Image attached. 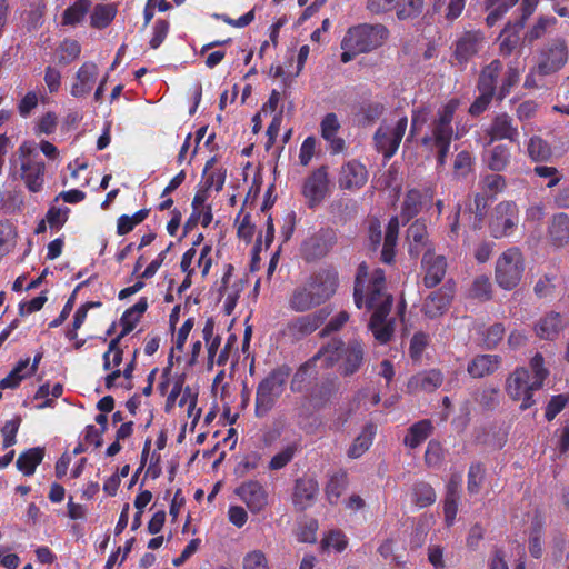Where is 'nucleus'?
<instances>
[{"instance_id": "4c0bfd02", "label": "nucleus", "mask_w": 569, "mask_h": 569, "mask_svg": "<svg viewBox=\"0 0 569 569\" xmlns=\"http://www.w3.org/2000/svg\"><path fill=\"white\" fill-rule=\"evenodd\" d=\"M431 430L432 425L429 420H420L409 428L403 442L409 448H417L429 437Z\"/></svg>"}, {"instance_id": "7ed1b4c3", "label": "nucleus", "mask_w": 569, "mask_h": 569, "mask_svg": "<svg viewBox=\"0 0 569 569\" xmlns=\"http://www.w3.org/2000/svg\"><path fill=\"white\" fill-rule=\"evenodd\" d=\"M363 351L359 342L353 341L347 348H342L340 341H332L328 346L321 348L309 361L300 367L295 375L291 389L299 390L298 382L303 381L313 368H327L332 366L339 359H342L343 371L351 375L358 370L362 361Z\"/></svg>"}, {"instance_id": "c85d7f7f", "label": "nucleus", "mask_w": 569, "mask_h": 569, "mask_svg": "<svg viewBox=\"0 0 569 569\" xmlns=\"http://www.w3.org/2000/svg\"><path fill=\"white\" fill-rule=\"evenodd\" d=\"M500 366V357L496 355H478L467 367L468 373L472 378H482L493 373Z\"/></svg>"}, {"instance_id": "4d7b16f0", "label": "nucleus", "mask_w": 569, "mask_h": 569, "mask_svg": "<svg viewBox=\"0 0 569 569\" xmlns=\"http://www.w3.org/2000/svg\"><path fill=\"white\" fill-rule=\"evenodd\" d=\"M81 52V47L76 40H64L59 47V61L63 64H68L76 60Z\"/></svg>"}, {"instance_id": "f704fd0d", "label": "nucleus", "mask_w": 569, "mask_h": 569, "mask_svg": "<svg viewBox=\"0 0 569 569\" xmlns=\"http://www.w3.org/2000/svg\"><path fill=\"white\" fill-rule=\"evenodd\" d=\"M44 457V449L40 447L31 448L22 452L16 465L17 468L26 476L34 473L37 467L41 463Z\"/></svg>"}, {"instance_id": "f8f14e48", "label": "nucleus", "mask_w": 569, "mask_h": 569, "mask_svg": "<svg viewBox=\"0 0 569 569\" xmlns=\"http://www.w3.org/2000/svg\"><path fill=\"white\" fill-rule=\"evenodd\" d=\"M518 221L519 210L517 204L512 201L500 202L496 206L490 219V233L496 239L508 237L513 232Z\"/></svg>"}, {"instance_id": "864d4df0", "label": "nucleus", "mask_w": 569, "mask_h": 569, "mask_svg": "<svg viewBox=\"0 0 569 569\" xmlns=\"http://www.w3.org/2000/svg\"><path fill=\"white\" fill-rule=\"evenodd\" d=\"M148 216L147 210H139L132 216L123 214L117 221V233L120 236L127 234L133 230L136 226L141 223Z\"/></svg>"}, {"instance_id": "6e6552de", "label": "nucleus", "mask_w": 569, "mask_h": 569, "mask_svg": "<svg viewBox=\"0 0 569 569\" xmlns=\"http://www.w3.org/2000/svg\"><path fill=\"white\" fill-rule=\"evenodd\" d=\"M290 376L288 367L272 370L259 385L256 393V415L264 417L274 407Z\"/></svg>"}, {"instance_id": "6ab92c4d", "label": "nucleus", "mask_w": 569, "mask_h": 569, "mask_svg": "<svg viewBox=\"0 0 569 569\" xmlns=\"http://www.w3.org/2000/svg\"><path fill=\"white\" fill-rule=\"evenodd\" d=\"M367 181L368 171L361 162L350 160L341 167L338 178V183L341 189H360Z\"/></svg>"}, {"instance_id": "de8ad7c7", "label": "nucleus", "mask_w": 569, "mask_h": 569, "mask_svg": "<svg viewBox=\"0 0 569 569\" xmlns=\"http://www.w3.org/2000/svg\"><path fill=\"white\" fill-rule=\"evenodd\" d=\"M90 8L89 0H77L72 6L66 9L62 16V23L74 26L79 23L87 14Z\"/></svg>"}, {"instance_id": "bf43d9fd", "label": "nucleus", "mask_w": 569, "mask_h": 569, "mask_svg": "<svg viewBox=\"0 0 569 569\" xmlns=\"http://www.w3.org/2000/svg\"><path fill=\"white\" fill-rule=\"evenodd\" d=\"M297 449L298 446L296 443L286 446L280 452L272 457L269 462V468L271 470H280L286 467L293 459Z\"/></svg>"}, {"instance_id": "4be33fe9", "label": "nucleus", "mask_w": 569, "mask_h": 569, "mask_svg": "<svg viewBox=\"0 0 569 569\" xmlns=\"http://www.w3.org/2000/svg\"><path fill=\"white\" fill-rule=\"evenodd\" d=\"M98 76V67L93 62H84L76 73L74 81L71 86V94L76 98L88 94Z\"/></svg>"}, {"instance_id": "3c124183", "label": "nucleus", "mask_w": 569, "mask_h": 569, "mask_svg": "<svg viewBox=\"0 0 569 569\" xmlns=\"http://www.w3.org/2000/svg\"><path fill=\"white\" fill-rule=\"evenodd\" d=\"M17 232L12 223L0 222V258L9 253L16 246Z\"/></svg>"}, {"instance_id": "052dcab7", "label": "nucleus", "mask_w": 569, "mask_h": 569, "mask_svg": "<svg viewBox=\"0 0 569 569\" xmlns=\"http://www.w3.org/2000/svg\"><path fill=\"white\" fill-rule=\"evenodd\" d=\"M485 478V469L480 463H473L468 471L467 489L470 495L479 492Z\"/></svg>"}, {"instance_id": "f3484780", "label": "nucleus", "mask_w": 569, "mask_h": 569, "mask_svg": "<svg viewBox=\"0 0 569 569\" xmlns=\"http://www.w3.org/2000/svg\"><path fill=\"white\" fill-rule=\"evenodd\" d=\"M242 290V280L240 278H234L232 276V267L228 266V269L221 280V287L219 289L222 310L226 315L230 316L233 312Z\"/></svg>"}, {"instance_id": "20e7f679", "label": "nucleus", "mask_w": 569, "mask_h": 569, "mask_svg": "<svg viewBox=\"0 0 569 569\" xmlns=\"http://www.w3.org/2000/svg\"><path fill=\"white\" fill-rule=\"evenodd\" d=\"M390 38L382 23H359L350 27L341 40V61L348 63L361 53L372 52L385 46Z\"/></svg>"}, {"instance_id": "8fccbe9b", "label": "nucleus", "mask_w": 569, "mask_h": 569, "mask_svg": "<svg viewBox=\"0 0 569 569\" xmlns=\"http://www.w3.org/2000/svg\"><path fill=\"white\" fill-rule=\"evenodd\" d=\"M116 9L111 4H98L91 14V24L94 28H106L114 18Z\"/></svg>"}, {"instance_id": "f03ea898", "label": "nucleus", "mask_w": 569, "mask_h": 569, "mask_svg": "<svg viewBox=\"0 0 569 569\" xmlns=\"http://www.w3.org/2000/svg\"><path fill=\"white\" fill-rule=\"evenodd\" d=\"M501 70V61L493 60L481 71L478 82L479 97L469 108V112L472 116L483 112L493 97L498 100L505 99L509 94L510 89L518 83L521 73V69L518 66L509 64L502 76Z\"/></svg>"}, {"instance_id": "338daca9", "label": "nucleus", "mask_w": 569, "mask_h": 569, "mask_svg": "<svg viewBox=\"0 0 569 569\" xmlns=\"http://www.w3.org/2000/svg\"><path fill=\"white\" fill-rule=\"evenodd\" d=\"M69 208L61 207L56 208L52 207L47 213V220L50 228L59 229L68 219Z\"/></svg>"}, {"instance_id": "13d9d810", "label": "nucleus", "mask_w": 569, "mask_h": 569, "mask_svg": "<svg viewBox=\"0 0 569 569\" xmlns=\"http://www.w3.org/2000/svg\"><path fill=\"white\" fill-rule=\"evenodd\" d=\"M492 284L487 276H478L470 288V295L480 300H488L491 297Z\"/></svg>"}, {"instance_id": "603ef678", "label": "nucleus", "mask_w": 569, "mask_h": 569, "mask_svg": "<svg viewBox=\"0 0 569 569\" xmlns=\"http://www.w3.org/2000/svg\"><path fill=\"white\" fill-rule=\"evenodd\" d=\"M347 487V477L345 473H337L333 475L327 487H326V495L327 499L330 503L335 505L338 502L340 496L346 490Z\"/></svg>"}, {"instance_id": "b1692460", "label": "nucleus", "mask_w": 569, "mask_h": 569, "mask_svg": "<svg viewBox=\"0 0 569 569\" xmlns=\"http://www.w3.org/2000/svg\"><path fill=\"white\" fill-rule=\"evenodd\" d=\"M488 134L491 142L503 139L515 142L518 140L519 132L517 127L512 124V119L507 113H501L493 119L488 129Z\"/></svg>"}, {"instance_id": "bb28decb", "label": "nucleus", "mask_w": 569, "mask_h": 569, "mask_svg": "<svg viewBox=\"0 0 569 569\" xmlns=\"http://www.w3.org/2000/svg\"><path fill=\"white\" fill-rule=\"evenodd\" d=\"M321 137L329 142L333 153H339L345 149L343 139L337 136L340 129V122L335 113H328L323 117L321 124Z\"/></svg>"}, {"instance_id": "79ce46f5", "label": "nucleus", "mask_w": 569, "mask_h": 569, "mask_svg": "<svg viewBox=\"0 0 569 569\" xmlns=\"http://www.w3.org/2000/svg\"><path fill=\"white\" fill-rule=\"evenodd\" d=\"M527 153L532 161L542 162L551 157V148L542 138L533 136L528 140Z\"/></svg>"}, {"instance_id": "4468645a", "label": "nucleus", "mask_w": 569, "mask_h": 569, "mask_svg": "<svg viewBox=\"0 0 569 569\" xmlns=\"http://www.w3.org/2000/svg\"><path fill=\"white\" fill-rule=\"evenodd\" d=\"M568 60V51L563 41H555L541 54V59L537 66V72L540 76H548L559 71Z\"/></svg>"}, {"instance_id": "e2e57ef3", "label": "nucleus", "mask_w": 569, "mask_h": 569, "mask_svg": "<svg viewBox=\"0 0 569 569\" xmlns=\"http://www.w3.org/2000/svg\"><path fill=\"white\" fill-rule=\"evenodd\" d=\"M243 569H269L266 555L261 550H252L243 558Z\"/></svg>"}, {"instance_id": "412c9836", "label": "nucleus", "mask_w": 569, "mask_h": 569, "mask_svg": "<svg viewBox=\"0 0 569 569\" xmlns=\"http://www.w3.org/2000/svg\"><path fill=\"white\" fill-rule=\"evenodd\" d=\"M453 297V289L451 286H443L437 291L430 293L425 302L422 310L428 318H437L445 313L448 309L450 301Z\"/></svg>"}, {"instance_id": "774afa93", "label": "nucleus", "mask_w": 569, "mask_h": 569, "mask_svg": "<svg viewBox=\"0 0 569 569\" xmlns=\"http://www.w3.org/2000/svg\"><path fill=\"white\" fill-rule=\"evenodd\" d=\"M429 343V338L423 332H417L413 335L410 341V356L412 359H419Z\"/></svg>"}, {"instance_id": "37998d69", "label": "nucleus", "mask_w": 569, "mask_h": 569, "mask_svg": "<svg viewBox=\"0 0 569 569\" xmlns=\"http://www.w3.org/2000/svg\"><path fill=\"white\" fill-rule=\"evenodd\" d=\"M121 336L113 338L108 346V350L103 353V369L106 371L118 368L122 362L123 351L120 348Z\"/></svg>"}, {"instance_id": "39448f33", "label": "nucleus", "mask_w": 569, "mask_h": 569, "mask_svg": "<svg viewBox=\"0 0 569 569\" xmlns=\"http://www.w3.org/2000/svg\"><path fill=\"white\" fill-rule=\"evenodd\" d=\"M530 370L517 368L507 379L506 391L513 400H521L520 409L526 410L533 405L532 392L539 390L549 371L543 366V357L536 353L530 360Z\"/></svg>"}, {"instance_id": "473e14b6", "label": "nucleus", "mask_w": 569, "mask_h": 569, "mask_svg": "<svg viewBox=\"0 0 569 569\" xmlns=\"http://www.w3.org/2000/svg\"><path fill=\"white\" fill-rule=\"evenodd\" d=\"M562 329V321L559 313L550 312L542 317L535 326L537 336L541 339L552 340Z\"/></svg>"}, {"instance_id": "9d476101", "label": "nucleus", "mask_w": 569, "mask_h": 569, "mask_svg": "<svg viewBox=\"0 0 569 569\" xmlns=\"http://www.w3.org/2000/svg\"><path fill=\"white\" fill-rule=\"evenodd\" d=\"M407 126V117H400L396 121H383L375 132V148L385 159L389 160L397 152Z\"/></svg>"}, {"instance_id": "ddd939ff", "label": "nucleus", "mask_w": 569, "mask_h": 569, "mask_svg": "<svg viewBox=\"0 0 569 569\" xmlns=\"http://www.w3.org/2000/svg\"><path fill=\"white\" fill-rule=\"evenodd\" d=\"M319 306L329 300L338 288V273L331 269H322L305 280Z\"/></svg>"}, {"instance_id": "c03bdc74", "label": "nucleus", "mask_w": 569, "mask_h": 569, "mask_svg": "<svg viewBox=\"0 0 569 569\" xmlns=\"http://www.w3.org/2000/svg\"><path fill=\"white\" fill-rule=\"evenodd\" d=\"M518 0H487L486 8L489 11L487 24L492 27L497 21L517 3Z\"/></svg>"}, {"instance_id": "72a5a7b5", "label": "nucleus", "mask_w": 569, "mask_h": 569, "mask_svg": "<svg viewBox=\"0 0 569 569\" xmlns=\"http://www.w3.org/2000/svg\"><path fill=\"white\" fill-rule=\"evenodd\" d=\"M407 239L410 254L418 256L428 242L426 224L420 220L415 221L408 228Z\"/></svg>"}, {"instance_id": "5701e85b", "label": "nucleus", "mask_w": 569, "mask_h": 569, "mask_svg": "<svg viewBox=\"0 0 569 569\" xmlns=\"http://www.w3.org/2000/svg\"><path fill=\"white\" fill-rule=\"evenodd\" d=\"M483 36L478 31L465 32L456 42L455 58L459 63H466L480 49Z\"/></svg>"}, {"instance_id": "c756f323", "label": "nucleus", "mask_w": 569, "mask_h": 569, "mask_svg": "<svg viewBox=\"0 0 569 569\" xmlns=\"http://www.w3.org/2000/svg\"><path fill=\"white\" fill-rule=\"evenodd\" d=\"M483 162L492 171H503L510 163L511 152L505 144H497L487 149L482 156Z\"/></svg>"}, {"instance_id": "e433bc0d", "label": "nucleus", "mask_w": 569, "mask_h": 569, "mask_svg": "<svg viewBox=\"0 0 569 569\" xmlns=\"http://www.w3.org/2000/svg\"><path fill=\"white\" fill-rule=\"evenodd\" d=\"M214 158L207 161L203 169V184L206 189L220 191L226 181V171L222 168H216Z\"/></svg>"}, {"instance_id": "6e6d98bb", "label": "nucleus", "mask_w": 569, "mask_h": 569, "mask_svg": "<svg viewBox=\"0 0 569 569\" xmlns=\"http://www.w3.org/2000/svg\"><path fill=\"white\" fill-rule=\"evenodd\" d=\"M542 522L539 518H536L532 522V529L529 535V552L533 558H540L542 556Z\"/></svg>"}, {"instance_id": "f257e3e1", "label": "nucleus", "mask_w": 569, "mask_h": 569, "mask_svg": "<svg viewBox=\"0 0 569 569\" xmlns=\"http://www.w3.org/2000/svg\"><path fill=\"white\" fill-rule=\"evenodd\" d=\"M368 273L366 264H360L358 268L357 280L355 286V303L360 309L363 305L367 309L372 310V317L369 322V328L375 338L386 343L392 336V322L388 320V315L392 306V297L385 290V272L381 269H376L370 278L367 291L362 292V278Z\"/></svg>"}, {"instance_id": "a18cd8bd", "label": "nucleus", "mask_w": 569, "mask_h": 569, "mask_svg": "<svg viewBox=\"0 0 569 569\" xmlns=\"http://www.w3.org/2000/svg\"><path fill=\"white\" fill-rule=\"evenodd\" d=\"M423 9V0H398L396 16L399 20H409L417 18Z\"/></svg>"}, {"instance_id": "a878e982", "label": "nucleus", "mask_w": 569, "mask_h": 569, "mask_svg": "<svg viewBox=\"0 0 569 569\" xmlns=\"http://www.w3.org/2000/svg\"><path fill=\"white\" fill-rule=\"evenodd\" d=\"M318 306V301L305 281L297 286L288 298V307L295 312H305Z\"/></svg>"}, {"instance_id": "2f4dec72", "label": "nucleus", "mask_w": 569, "mask_h": 569, "mask_svg": "<svg viewBox=\"0 0 569 569\" xmlns=\"http://www.w3.org/2000/svg\"><path fill=\"white\" fill-rule=\"evenodd\" d=\"M523 26L525 21L519 20L516 23H508L505 27L498 38L501 54L509 56L517 48L520 40L519 33L523 29Z\"/></svg>"}, {"instance_id": "69168bd1", "label": "nucleus", "mask_w": 569, "mask_h": 569, "mask_svg": "<svg viewBox=\"0 0 569 569\" xmlns=\"http://www.w3.org/2000/svg\"><path fill=\"white\" fill-rule=\"evenodd\" d=\"M193 319L189 318L179 328L177 335L173 338L172 351H182L189 333L193 328Z\"/></svg>"}, {"instance_id": "09e8293b", "label": "nucleus", "mask_w": 569, "mask_h": 569, "mask_svg": "<svg viewBox=\"0 0 569 569\" xmlns=\"http://www.w3.org/2000/svg\"><path fill=\"white\" fill-rule=\"evenodd\" d=\"M422 194L419 190L412 189L408 191L402 204L401 218L403 222L409 221L415 217L421 208Z\"/></svg>"}, {"instance_id": "680f3d73", "label": "nucleus", "mask_w": 569, "mask_h": 569, "mask_svg": "<svg viewBox=\"0 0 569 569\" xmlns=\"http://www.w3.org/2000/svg\"><path fill=\"white\" fill-rule=\"evenodd\" d=\"M557 22L555 17H540L532 28L526 33V39L530 42L540 39Z\"/></svg>"}, {"instance_id": "5fc2aeb1", "label": "nucleus", "mask_w": 569, "mask_h": 569, "mask_svg": "<svg viewBox=\"0 0 569 569\" xmlns=\"http://www.w3.org/2000/svg\"><path fill=\"white\" fill-rule=\"evenodd\" d=\"M26 362H18V365L9 372V375L0 380V390L13 389L18 387L23 379L30 377V375L26 372Z\"/></svg>"}, {"instance_id": "0eeeda50", "label": "nucleus", "mask_w": 569, "mask_h": 569, "mask_svg": "<svg viewBox=\"0 0 569 569\" xmlns=\"http://www.w3.org/2000/svg\"><path fill=\"white\" fill-rule=\"evenodd\" d=\"M526 261L520 249L508 248L501 252L495 263V281L503 290H512L521 282Z\"/></svg>"}, {"instance_id": "0e129e2a", "label": "nucleus", "mask_w": 569, "mask_h": 569, "mask_svg": "<svg viewBox=\"0 0 569 569\" xmlns=\"http://www.w3.org/2000/svg\"><path fill=\"white\" fill-rule=\"evenodd\" d=\"M505 335V328L501 323H495L488 327L483 332V342L487 348H493L501 341Z\"/></svg>"}, {"instance_id": "dca6fc26", "label": "nucleus", "mask_w": 569, "mask_h": 569, "mask_svg": "<svg viewBox=\"0 0 569 569\" xmlns=\"http://www.w3.org/2000/svg\"><path fill=\"white\" fill-rule=\"evenodd\" d=\"M329 189L328 173L325 168L315 170L305 181L303 196L309 207L318 206L327 196Z\"/></svg>"}, {"instance_id": "2eb2a0df", "label": "nucleus", "mask_w": 569, "mask_h": 569, "mask_svg": "<svg viewBox=\"0 0 569 569\" xmlns=\"http://www.w3.org/2000/svg\"><path fill=\"white\" fill-rule=\"evenodd\" d=\"M327 316L328 312L321 309L317 312L298 317L287 325L284 335L292 340H299L312 333L323 322Z\"/></svg>"}, {"instance_id": "aec40b11", "label": "nucleus", "mask_w": 569, "mask_h": 569, "mask_svg": "<svg viewBox=\"0 0 569 569\" xmlns=\"http://www.w3.org/2000/svg\"><path fill=\"white\" fill-rule=\"evenodd\" d=\"M425 277L423 282L428 288L436 287L441 282L447 270V259L445 256L436 254L428 249L421 261Z\"/></svg>"}, {"instance_id": "49530a36", "label": "nucleus", "mask_w": 569, "mask_h": 569, "mask_svg": "<svg viewBox=\"0 0 569 569\" xmlns=\"http://www.w3.org/2000/svg\"><path fill=\"white\" fill-rule=\"evenodd\" d=\"M171 386L170 391L168 392L167 401H166V411L170 412L174 409L176 402L178 398L182 395L183 379L181 377H174L172 380L167 379V382H161L159 388L162 393L166 392L167 387Z\"/></svg>"}, {"instance_id": "9b49d317", "label": "nucleus", "mask_w": 569, "mask_h": 569, "mask_svg": "<svg viewBox=\"0 0 569 569\" xmlns=\"http://www.w3.org/2000/svg\"><path fill=\"white\" fill-rule=\"evenodd\" d=\"M197 260V266L199 267L201 278H206L210 271L212 266V247L210 244H204L199 251L196 248H190L187 250L180 262V268L182 272L186 274L182 283L179 287V292H182L190 288L192 283L193 277H196V267H192V263Z\"/></svg>"}, {"instance_id": "58836bf2", "label": "nucleus", "mask_w": 569, "mask_h": 569, "mask_svg": "<svg viewBox=\"0 0 569 569\" xmlns=\"http://www.w3.org/2000/svg\"><path fill=\"white\" fill-rule=\"evenodd\" d=\"M348 546V538L339 529L328 531L320 542V550L323 553L342 552Z\"/></svg>"}, {"instance_id": "1a4fd4ad", "label": "nucleus", "mask_w": 569, "mask_h": 569, "mask_svg": "<svg viewBox=\"0 0 569 569\" xmlns=\"http://www.w3.org/2000/svg\"><path fill=\"white\" fill-rule=\"evenodd\" d=\"M19 176L31 192H39L44 181V162L34 142L24 141L18 149Z\"/></svg>"}, {"instance_id": "423d86ee", "label": "nucleus", "mask_w": 569, "mask_h": 569, "mask_svg": "<svg viewBox=\"0 0 569 569\" xmlns=\"http://www.w3.org/2000/svg\"><path fill=\"white\" fill-rule=\"evenodd\" d=\"M458 106L459 101L457 99H451L442 106L438 111L437 118L431 124L430 133L425 136L422 139L423 146L437 152V161L439 166H443L446 163V159L449 153L453 137L451 122Z\"/></svg>"}, {"instance_id": "ea45409f", "label": "nucleus", "mask_w": 569, "mask_h": 569, "mask_svg": "<svg viewBox=\"0 0 569 569\" xmlns=\"http://www.w3.org/2000/svg\"><path fill=\"white\" fill-rule=\"evenodd\" d=\"M399 219L393 217L390 219L387 231L385 234V242L381 252L382 261L386 263H390L393 259L395 247L397 243L398 231H399Z\"/></svg>"}, {"instance_id": "7c9ffc66", "label": "nucleus", "mask_w": 569, "mask_h": 569, "mask_svg": "<svg viewBox=\"0 0 569 569\" xmlns=\"http://www.w3.org/2000/svg\"><path fill=\"white\" fill-rule=\"evenodd\" d=\"M548 237L555 247H562L569 241V216L566 213L555 214L551 219Z\"/></svg>"}, {"instance_id": "cd10ccee", "label": "nucleus", "mask_w": 569, "mask_h": 569, "mask_svg": "<svg viewBox=\"0 0 569 569\" xmlns=\"http://www.w3.org/2000/svg\"><path fill=\"white\" fill-rule=\"evenodd\" d=\"M443 377L439 370L432 369L415 375L408 382L411 392L433 391L441 386Z\"/></svg>"}, {"instance_id": "a211bd4d", "label": "nucleus", "mask_w": 569, "mask_h": 569, "mask_svg": "<svg viewBox=\"0 0 569 569\" xmlns=\"http://www.w3.org/2000/svg\"><path fill=\"white\" fill-rule=\"evenodd\" d=\"M234 492L252 513L260 512L268 503V495L258 481L244 482Z\"/></svg>"}, {"instance_id": "393cba45", "label": "nucleus", "mask_w": 569, "mask_h": 569, "mask_svg": "<svg viewBox=\"0 0 569 569\" xmlns=\"http://www.w3.org/2000/svg\"><path fill=\"white\" fill-rule=\"evenodd\" d=\"M319 491L318 482L312 478H301L296 481L293 502L300 509H306L315 501Z\"/></svg>"}, {"instance_id": "c9c22d12", "label": "nucleus", "mask_w": 569, "mask_h": 569, "mask_svg": "<svg viewBox=\"0 0 569 569\" xmlns=\"http://www.w3.org/2000/svg\"><path fill=\"white\" fill-rule=\"evenodd\" d=\"M376 431L377 427L373 423H367L349 448L348 456L353 459L362 456L372 445Z\"/></svg>"}, {"instance_id": "a19ab883", "label": "nucleus", "mask_w": 569, "mask_h": 569, "mask_svg": "<svg viewBox=\"0 0 569 569\" xmlns=\"http://www.w3.org/2000/svg\"><path fill=\"white\" fill-rule=\"evenodd\" d=\"M437 498L436 491L427 482H417L411 489V501L418 508H426L435 503Z\"/></svg>"}]
</instances>
